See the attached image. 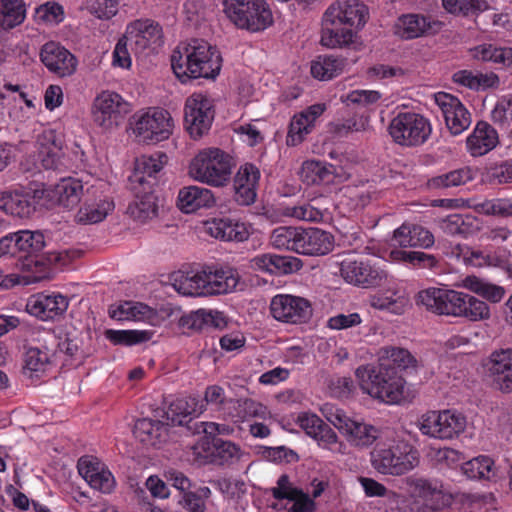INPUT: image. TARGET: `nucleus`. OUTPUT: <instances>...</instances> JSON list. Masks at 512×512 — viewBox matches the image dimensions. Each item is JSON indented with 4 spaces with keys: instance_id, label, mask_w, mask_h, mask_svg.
Returning <instances> with one entry per match:
<instances>
[{
    "instance_id": "obj_1",
    "label": "nucleus",
    "mask_w": 512,
    "mask_h": 512,
    "mask_svg": "<svg viewBox=\"0 0 512 512\" xmlns=\"http://www.w3.org/2000/svg\"><path fill=\"white\" fill-rule=\"evenodd\" d=\"M416 366L411 353L399 347L387 346L379 351V364L363 365L355 375L363 392L387 404L410 403L415 394L406 386L400 370Z\"/></svg>"
},
{
    "instance_id": "obj_2",
    "label": "nucleus",
    "mask_w": 512,
    "mask_h": 512,
    "mask_svg": "<svg viewBox=\"0 0 512 512\" xmlns=\"http://www.w3.org/2000/svg\"><path fill=\"white\" fill-rule=\"evenodd\" d=\"M368 18V7L359 0L333 2L322 17L321 45L330 49L349 48Z\"/></svg>"
},
{
    "instance_id": "obj_3",
    "label": "nucleus",
    "mask_w": 512,
    "mask_h": 512,
    "mask_svg": "<svg viewBox=\"0 0 512 512\" xmlns=\"http://www.w3.org/2000/svg\"><path fill=\"white\" fill-rule=\"evenodd\" d=\"M171 67L175 75L187 79H214L220 73L222 58L216 47L203 39L181 43L171 55Z\"/></svg>"
},
{
    "instance_id": "obj_4",
    "label": "nucleus",
    "mask_w": 512,
    "mask_h": 512,
    "mask_svg": "<svg viewBox=\"0 0 512 512\" xmlns=\"http://www.w3.org/2000/svg\"><path fill=\"white\" fill-rule=\"evenodd\" d=\"M240 275L233 268L212 269L198 272H179L173 276V287L185 296H207L227 294L236 290Z\"/></svg>"
},
{
    "instance_id": "obj_5",
    "label": "nucleus",
    "mask_w": 512,
    "mask_h": 512,
    "mask_svg": "<svg viewBox=\"0 0 512 512\" xmlns=\"http://www.w3.org/2000/svg\"><path fill=\"white\" fill-rule=\"evenodd\" d=\"M234 164L232 157L220 148H205L191 160L189 175L212 187H224L230 180Z\"/></svg>"
},
{
    "instance_id": "obj_6",
    "label": "nucleus",
    "mask_w": 512,
    "mask_h": 512,
    "mask_svg": "<svg viewBox=\"0 0 512 512\" xmlns=\"http://www.w3.org/2000/svg\"><path fill=\"white\" fill-rule=\"evenodd\" d=\"M227 17L239 28L258 32L273 23L272 12L264 0H224Z\"/></svg>"
},
{
    "instance_id": "obj_7",
    "label": "nucleus",
    "mask_w": 512,
    "mask_h": 512,
    "mask_svg": "<svg viewBox=\"0 0 512 512\" xmlns=\"http://www.w3.org/2000/svg\"><path fill=\"white\" fill-rule=\"evenodd\" d=\"M371 462L379 473L399 476L418 466L419 453L408 443L400 442L375 449L371 453Z\"/></svg>"
},
{
    "instance_id": "obj_8",
    "label": "nucleus",
    "mask_w": 512,
    "mask_h": 512,
    "mask_svg": "<svg viewBox=\"0 0 512 512\" xmlns=\"http://www.w3.org/2000/svg\"><path fill=\"white\" fill-rule=\"evenodd\" d=\"M388 131L393 141L404 147H417L430 137V121L422 114L400 112L390 122Z\"/></svg>"
},
{
    "instance_id": "obj_9",
    "label": "nucleus",
    "mask_w": 512,
    "mask_h": 512,
    "mask_svg": "<svg viewBox=\"0 0 512 512\" xmlns=\"http://www.w3.org/2000/svg\"><path fill=\"white\" fill-rule=\"evenodd\" d=\"M173 127L174 121L167 110L150 109L135 116L133 131L141 142L158 143L170 137Z\"/></svg>"
},
{
    "instance_id": "obj_10",
    "label": "nucleus",
    "mask_w": 512,
    "mask_h": 512,
    "mask_svg": "<svg viewBox=\"0 0 512 512\" xmlns=\"http://www.w3.org/2000/svg\"><path fill=\"white\" fill-rule=\"evenodd\" d=\"M214 115L213 101L207 95L194 93L186 99L184 121L192 138H201L210 130Z\"/></svg>"
},
{
    "instance_id": "obj_11",
    "label": "nucleus",
    "mask_w": 512,
    "mask_h": 512,
    "mask_svg": "<svg viewBox=\"0 0 512 512\" xmlns=\"http://www.w3.org/2000/svg\"><path fill=\"white\" fill-rule=\"evenodd\" d=\"M270 313L277 321L301 324L312 317L313 309L306 298L291 294H277L271 299Z\"/></svg>"
},
{
    "instance_id": "obj_12",
    "label": "nucleus",
    "mask_w": 512,
    "mask_h": 512,
    "mask_svg": "<svg viewBox=\"0 0 512 512\" xmlns=\"http://www.w3.org/2000/svg\"><path fill=\"white\" fill-rule=\"evenodd\" d=\"M464 292L428 288L417 295V303L438 315L461 317Z\"/></svg>"
},
{
    "instance_id": "obj_13",
    "label": "nucleus",
    "mask_w": 512,
    "mask_h": 512,
    "mask_svg": "<svg viewBox=\"0 0 512 512\" xmlns=\"http://www.w3.org/2000/svg\"><path fill=\"white\" fill-rule=\"evenodd\" d=\"M129 112L130 104L115 92L104 91L94 101V122L104 129L117 127Z\"/></svg>"
},
{
    "instance_id": "obj_14",
    "label": "nucleus",
    "mask_w": 512,
    "mask_h": 512,
    "mask_svg": "<svg viewBox=\"0 0 512 512\" xmlns=\"http://www.w3.org/2000/svg\"><path fill=\"white\" fill-rule=\"evenodd\" d=\"M130 49L135 54L155 50L163 43L162 27L151 19H138L130 23L125 32Z\"/></svg>"
},
{
    "instance_id": "obj_15",
    "label": "nucleus",
    "mask_w": 512,
    "mask_h": 512,
    "mask_svg": "<svg viewBox=\"0 0 512 512\" xmlns=\"http://www.w3.org/2000/svg\"><path fill=\"white\" fill-rule=\"evenodd\" d=\"M491 386L501 393H512V349L494 350L485 363Z\"/></svg>"
},
{
    "instance_id": "obj_16",
    "label": "nucleus",
    "mask_w": 512,
    "mask_h": 512,
    "mask_svg": "<svg viewBox=\"0 0 512 512\" xmlns=\"http://www.w3.org/2000/svg\"><path fill=\"white\" fill-rule=\"evenodd\" d=\"M435 102L441 109L447 128L452 135H459L471 124V115L461 101L446 92L435 94Z\"/></svg>"
},
{
    "instance_id": "obj_17",
    "label": "nucleus",
    "mask_w": 512,
    "mask_h": 512,
    "mask_svg": "<svg viewBox=\"0 0 512 512\" xmlns=\"http://www.w3.org/2000/svg\"><path fill=\"white\" fill-rule=\"evenodd\" d=\"M40 59L45 67L58 77H67L77 69L76 57L57 42L45 43L40 51Z\"/></svg>"
},
{
    "instance_id": "obj_18",
    "label": "nucleus",
    "mask_w": 512,
    "mask_h": 512,
    "mask_svg": "<svg viewBox=\"0 0 512 512\" xmlns=\"http://www.w3.org/2000/svg\"><path fill=\"white\" fill-rule=\"evenodd\" d=\"M341 275L348 283L364 288L378 286L386 279V273L363 261H343Z\"/></svg>"
},
{
    "instance_id": "obj_19",
    "label": "nucleus",
    "mask_w": 512,
    "mask_h": 512,
    "mask_svg": "<svg viewBox=\"0 0 512 512\" xmlns=\"http://www.w3.org/2000/svg\"><path fill=\"white\" fill-rule=\"evenodd\" d=\"M297 423L305 433L315 439L319 446L331 451H340L342 443L338 442L335 431L315 414L302 413Z\"/></svg>"
},
{
    "instance_id": "obj_20",
    "label": "nucleus",
    "mask_w": 512,
    "mask_h": 512,
    "mask_svg": "<svg viewBox=\"0 0 512 512\" xmlns=\"http://www.w3.org/2000/svg\"><path fill=\"white\" fill-rule=\"evenodd\" d=\"M296 250L298 254L319 256L328 254L333 249V236L319 228H300Z\"/></svg>"
},
{
    "instance_id": "obj_21",
    "label": "nucleus",
    "mask_w": 512,
    "mask_h": 512,
    "mask_svg": "<svg viewBox=\"0 0 512 512\" xmlns=\"http://www.w3.org/2000/svg\"><path fill=\"white\" fill-rule=\"evenodd\" d=\"M79 474L95 490L110 493L115 487L112 473L97 458L84 456L78 461Z\"/></svg>"
},
{
    "instance_id": "obj_22",
    "label": "nucleus",
    "mask_w": 512,
    "mask_h": 512,
    "mask_svg": "<svg viewBox=\"0 0 512 512\" xmlns=\"http://www.w3.org/2000/svg\"><path fill=\"white\" fill-rule=\"evenodd\" d=\"M68 308L66 297L57 295L38 294L31 296L26 304V311L43 321L53 320L61 316Z\"/></svg>"
},
{
    "instance_id": "obj_23",
    "label": "nucleus",
    "mask_w": 512,
    "mask_h": 512,
    "mask_svg": "<svg viewBox=\"0 0 512 512\" xmlns=\"http://www.w3.org/2000/svg\"><path fill=\"white\" fill-rule=\"evenodd\" d=\"M324 111V104H314L295 115L289 125L286 144L288 146L300 144L305 139V136L312 131L316 119L321 116Z\"/></svg>"
},
{
    "instance_id": "obj_24",
    "label": "nucleus",
    "mask_w": 512,
    "mask_h": 512,
    "mask_svg": "<svg viewBox=\"0 0 512 512\" xmlns=\"http://www.w3.org/2000/svg\"><path fill=\"white\" fill-rule=\"evenodd\" d=\"M206 225L207 232L222 241L244 242L250 236L249 227L245 223L229 217L214 218Z\"/></svg>"
},
{
    "instance_id": "obj_25",
    "label": "nucleus",
    "mask_w": 512,
    "mask_h": 512,
    "mask_svg": "<svg viewBox=\"0 0 512 512\" xmlns=\"http://www.w3.org/2000/svg\"><path fill=\"white\" fill-rule=\"evenodd\" d=\"M393 244L399 247L430 248L434 245V236L426 228L417 224L403 223L393 233Z\"/></svg>"
},
{
    "instance_id": "obj_26",
    "label": "nucleus",
    "mask_w": 512,
    "mask_h": 512,
    "mask_svg": "<svg viewBox=\"0 0 512 512\" xmlns=\"http://www.w3.org/2000/svg\"><path fill=\"white\" fill-rule=\"evenodd\" d=\"M226 325L222 312L199 309L183 315L179 320V326L187 332H201L209 328H222Z\"/></svg>"
},
{
    "instance_id": "obj_27",
    "label": "nucleus",
    "mask_w": 512,
    "mask_h": 512,
    "mask_svg": "<svg viewBox=\"0 0 512 512\" xmlns=\"http://www.w3.org/2000/svg\"><path fill=\"white\" fill-rule=\"evenodd\" d=\"M436 24L422 14H405L397 19L394 33L402 39H414L429 34Z\"/></svg>"
},
{
    "instance_id": "obj_28",
    "label": "nucleus",
    "mask_w": 512,
    "mask_h": 512,
    "mask_svg": "<svg viewBox=\"0 0 512 512\" xmlns=\"http://www.w3.org/2000/svg\"><path fill=\"white\" fill-rule=\"evenodd\" d=\"M166 162L167 155L163 152L141 156L136 160L132 180L140 185L147 184L151 188L156 183V175L162 170Z\"/></svg>"
},
{
    "instance_id": "obj_29",
    "label": "nucleus",
    "mask_w": 512,
    "mask_h": 512,
    "mask_svg": "<svg viewBox=\"0 0 512 512\" xmlns=\"http://www.w3.org/2000/svg\"><path fill=\"white\" fill-rule=\"evenodd\" d=\"M215 198L211 190L188 186L180 189L178 193L177 206L184 213H193L201 208L213 206Z\"/></svg>"
},
{
    "instance_id": "obj_30",
    "label": "nucleus",
    "mask_w": 512,
    "mask_h": 512,
    "mask_svg": "<svg viewBox=\"0 0 512 512\" xmlns=\"http://www.w3.org/2000/svg\"><path fill=\"white\" fill-rule=\"evenodd\" d=\"M466 143L471 155L482 156L496 147L498 133L490 124L480 121L467 138Z\"/></svg>"
},
{
    "instance_id": "obj_31",
    "label": "nucleus",
    "mask_w": 512,
    "mask_h": 512,
    "mask_svg": "<svg viewBox=\"0 0 512 512\" xmlns=\"http://www.w3.org/2000/svg\"><path fill=\"white\" fill-rule=\"evenodd\" d=\"M253 267L275 275L291 274L301 268L298 258L276 254H262L252 259Z\"/></svg>"
},
{
    "instance_id": "obj_32",
    "label": "nucleus",
    "mask_w": 512,
    "mask_h": 512,
    "mask_svg": "<svg viewBox=\"0 0 512 512\" xmlns=\"http://www.w3.org/2000/svg\"><path fill=\"white\" fill-rule=\"evenodd\" d=\"M205 411V404L196 397L188 396L173 401L165 412L166 420L173 425H183L189 416H198Z\"/></svg>"
},
{
    "instance_id": "obj_33",
    "label": "nucleus",
    "mask_w": 512,
    "mask_h": 512,
    "mask_svg": "<svg viewBox=\"0 0 512 512\" xmlns=\"http://www.w3.org/2000/svg\"><path fill=\"white\" fill-rule=\"evenodd\" d=\"M168 422L150 418L138 419L134 425L133 433L145 445L157 446L166 440Z\"/></svg>"
},
{
    "instance_id": "obj_34",
    "label": "nucleus",
    "mask_w": 512,
    "mask_h": 512,
    "mask_svg": "<svg viewBox=\"0 0 512 512\" xmlns=\"http://www.w3.org/2000/svg\"><path fill=\"white\" fill-rule=\"evenodd\" d=\"M127 214L135 221L146 223L158 217L159 200L154 192L137 194L135 199L128 205Z\"/></svg>"
},
{
    "instance_id": "obj_35",
    "label": "nucleus",
    "mask_w": 512,
    "mask_h": 512,
    "mask_svg": "<svg viewBox=\"0 0 512 512\" xmlns=\"http://www.w3.org/2000/svg\"><path fill=\"white\" fill-rule=\"evenodd\" d=\"M114 208L113 201L107 198L86 199L75 215L81 224H94L101 222Z\"/></svg>"
},
{
    "instance_id": "obj_36",
    "label": "nucleus",
    "mask_w": 512,
    "mask_h": 512,
    "mask_svg": "<svg viewBox=\"0 0 512 512\" xmlns=\"http://www.w3.org/2000/svg\"><path fill=\"white\" fill-rule=\"evenodd\" d=\"M27 16L25 0H0V27L10 31L24 23Z\"/></svg>"
},
{
    "instance_id": "obj_37",
    "label": "nucleus",
    "mask_w": 512,
    "mask_h": 512,
    "mask_svg": "<svg viewBox=\"0 0 512 512\" xmlns=\"http://www.w3.org/2000/svg\"><path fill=\"white\" fill-rule=\"evenodd\" d=\"M301 178L308 185L330 184L335 178V167L330 163L308 160L302 164Z\"/></svg>"
},
{
    "instance_id": "obj_38",
    "label": "nucleus",
    "mask_w": 512,
    "mask_h": 512,
    "mask_svg": "<svg viewBox=\"0 0 512 512\" xmlns=\"http://www.w3.org/2000/svg\"><path fill=\"white\" fill-rule=\"evenodd\" d=\"M346 66V59L334 55H319L311 63V74L319 80H329L341 74Z\"/></svg>"
},
{
    "instance_id": "obj_39",
    "label": "nucleus",
    "mask_w": 512,
    "mask_h": 512,
    "mask_svg": "<svg viewBox=\"0 0 512 512\" xmlns=\"http://www.w3.org/2000/svg\"><path fill=\"white\" fill-rule=\"evenodd\" d=\"M38 191L15 190L10 193L8 213L19 218L30 217L36 209Z\"/></svg>"
},
{
    "instance_id": "obj_40",
    "label": "nucleus",
    "mask_w": 512,
    "mask_h": 512,
    "mask_svg": "<svg viewBox=\"0 0 512 512\" xmlns=\"http://www.w3.org/2000/svg\"><path fill=\"white\" fill-rule=\"evenodd\" d=\"M344 435L351 445L363 448L371 446L377 440L379 431L371 424L353 420Z\"/></svg>"
},
{
    "instance_id": "obj_41",
    "label": "nucleus",
    "mask_w": 512,
    "mask_h": 512,
    "mask_svg": "<svg viewBox=\"0 0 512 512\" xmlns=\"http://www.w3.org/2000/svg\"><path fill=\"white\" fill-rule=\"evenodd\" d=\"M462 287L494 303L500 302L505 295V289L502 286L489 283L474 275L465 277L462 280Z\"/></svg>"
},
{
    "instance_id": "obj_42",
    "label": "nucleus",
    "mask_w": 512,
    "mask_h": 512,
    "mask_svg": "<svg viewBox=\"0 0 512 512\" xmlns=\"http://www.w3.org/2000/svg\"><path fill=\"white\" fill-rule=\"evenodd\" d=\"M474 220L470 215L451 214L441 221L440 227L446 235L466 238L475 232Z\"/></svg>"
},
{
    "instance_id": "obj_43",
    "label": "nucleus",
    "mask_w": 512,
    "mask_h": 512,
    "mask_svg": "<svg viewBox=\"0 0 512 512\" xmlns=\"http://www.w3.org/2000/svg\"><path fill=\"white\" fill-rule=\"evenodd\" d=\"M82 191L81 181L74 178L61 179L55 189L59 204L68 209H72L79 203Z\"/></svg>"
},
{
    "instance_id": "obj_44",
    "label": "nucleus",
    "mask_w": 512,
    "mask_h": 512,
    "mask_svg": "<svg viewBox=\"0 0 512 512\" xmlns=\"http://www.w3.org/2000/svg\"><path fill=\"white\" fill-rule=\"evenodd\" d=\"M472 179V170L468 167H464L431 178L428 181V187L431 189H446L464 185Z\"/></svg>"
},
{
    "instance_id": "obj_45",
    "label": "nucleus",
    "mask_w": 512,
    "mask_h": 512,
    "mask_svg": "<svg viewBox=\"0 0 512 512\" xmlns=\"http://www.w3.org/2000/svg\"><path fill=\"white\" fill-rule=\"evenodd\" d=\"M229 405L236 410V414L232 415L233 418H236L235 421H244L253 417L265 419L269 414L266 406L250 398L230 399Z\"/></svg>"
},
{
    "instance_id": "obj_46",
    "label": "nucleus",
    "mask_w": 512,
    "mask_h": 512,
    "mask_svg": "<svg viewBox=\"0 0 512 512\" xmlns=\"http://www.w3.org/2000/svg\"><path fill=\"white\" fill-rule=\"evenodd\" d=\"M475 52V56L483 61H491L505 68H512V47L484 44L478 46Z\"/></svg>"
},
{
    "instance_id": "obj_47",
    "label": "nucleus",
    "mask_w": 512,
    "mask_h": 512,
    "mask_svg": "<svg viewBox=\"0 0 512 512\" xmlns=\"http://www.w3.org/2000/svg\"><path fill=\"white\" fill-rule=\"evenodd\" d=\"M494 461L488 456H478L465 462L461 469L469 479H491L495 473L493 471Z\"/></svg>"
},
{
    "instance_id": "obj_48",
    "label": "nucleus",
    "mask_w": 512,
    "mask_h": 512,
    "mask_svg": "<svg viewBox=\"0 0 512 512\" xmlns=\"http://www.w3.org/2000/svg\"><path fill=\"white\" fill-rule=\"evenodd\" d=\"M105 337L114 345L132 346L149 341L152 332L147 330H113L105 331Z\"/></svg>"
},
{
    "instance_id": "obj_49",
    "label": "nucleus",
    "mask_w": 512,
    "mask_h": 512,
    "mask_svg": "<svg viewBox=\"0 0 512 512\" xmlns=\"http://www.w3.org/2000/svg\"><path fill=\"white\" fill-rule=\"evenodd\" d=\"M390 257L395 261L409 263L414 267L432 269L438 264V260L432 254L421 251L392 250Z\"/></svg>"
},
{
    "instance_id": "obj_50",
    "label": "nucleus",
    "mask_w": 512,
    "mask_h": 512,
    "mask_svg": "<svg viewBox=\"0 0 512 512\" xmlns=\"http://www.w3.org/2000/svg\"><path fill=\"white\" fill-rule=\"evenodd\" d=\"M490 316V307L486 302L476 298L475 296L464 293L462 318L476 322L487 320Z\"/></svg>"
},
{
    "instance_id": "obj_51",
    "label": "nucleus",
    "mask_w": 512,
    "mask_h": 512,
    "mask_svg": "<svg viewBox=\"0 0 512 512\" xmlns=\"http://www.w3.org/2000/svg\"><path fill=\"white\" fill-rule=\"evenodd\" d=\"M299 227L280 226L275 228L270 236L274 248L295 252Z\"/></svg>"
},
{
    "instance_id": "obj_52",
    "label": "nucleus",
    "mask_w": 512,
    "mask_h": 512,
    "mask_svg": "<svg viewBox=\"0 0 512 512\" xmlns=\"http://www.w3.org/2000/svg\"><path fill=\"white\" fill-rule=\"evenodd\" d=\"M443 426L440 428L442 440L453 439L459 436L466 427V418L454 410H443Z\"/></svg>"
},
{
    "instance_id": "obj_53",
    "label": "nucleus",
    "mask_w": 512,
    "mask_h": 512,
    "mask_svg": "<svg viewBox=\"0 0 512 512\" xmlns=\"http://www.w3.org/2000/svg\"><path fill=\"white\" fill-rule=\"evenodd\" d=\"M45 237L41 231L21 230L16 240L18 251L36 254L45 247Z\"/></svg>"
},
{
    "instance_id": "obj_54",
    "label": "nucleus",
    "mask_w": 512,
    "mask_h": 512,
    "mask_svg": "<svg viewBox=\"0 0 512 512\" xmlns=\"http://www.w3.org/2000/svg\"><path fill=\"white\" fill-rule=\"evenodd\" d=\"M443 411H428L419 420V429L422 434L442 440Z\"/></svg>"
},
{
    "instance_id": "obj_55",
    "label": "nucleus",
    "mask_w": 512,
    "mask_h": 512,
    "mask_svg": "<svg viewBox=\"0 0 512 512\" xmlns=\"http://www.w3.org/2000/svg\"><path fill=\"white\" fill-rule=\"evenodd\" d=\"M444 8L452 14L467 16L486 8L485 0H442Z\"/></svg>"
},
{
    "instance_id": "obj_56",
    "label": "nucleus",
    "mask_w": 512,
    "mask_h": 512,
    "mask_svg": "<svg viewBox=\"0 0 512 512\" xmlns=\"http://www.w3.org/2000/svg\"><path fill=\"white\" fill-rule=\"evenodd\" d=\"M25 368L30 371H42L45 366L49 363V351L45 347V350H41L38 347H27L25 351Z\"/></svg>"
},
{
    "instance_id": "obj_57",
    "label": "nucleus",
    "mask_w": 512,
    "mask_h": 512,
    "mask_svg": "<svg viewBox=\"0 0 512 512\" xmlns=\"http://www.w3.org/2000/svg\"><path fill=\"white\" fill-rule=\"evenodd\" d=\"M285 215L308 222H318L323 218L322 211L314 207L310 203H304L298 206L287 207L285 209Z\"/></svg>"
},
{
    "instance_id": "obj_58",
    "label": "nucleus",
    "mask_w": 512,
    "mask_h": 512,
    "mask_svg": "<svg viewBox=\"0 0 512 512\" xmlns=\"http://www.w3.org/2000/svg\"><path fill=\"white\" fill-rule=\"evenodd\" d=\"M380 98V93L378 91L372 90H354L348 93L346 96H342L343 102H345L348 106L354 104L362 107L373 105L378 102Z\"/></svg>"
},
{
    "instance_id": "obj_59",
    "label": "nucleus",
    "mask_w": 512,
    "mask_h": 512,
    "mask_svg": "<svg viewBox=\"0 0 512 512\" xmlns=\"http://www.w3.org/2000/svg\"><path fill=\"white\" fill-rule=\"evenodd\" d=\"M39 20L47 23H60L64 18L63 7L55 2H46L36 9Z\"/></svg>"
},
{
    "instance_id": "obj_60",
    "label": "nucleus",
    "mask_w": 512,
    "mask_h": 512,
    "mask_svg": "<svg viewBox=\"0 0 512 512\" xmlns=\"http://www.w3.org/2000/svg\"><path fill=\"white\" fill-rule=\"evenodd\" d=\"M487 177L492 184L512 182V162L503 161L491 166L487 171Z\"/></svg>"
},
{
    "instance_id": "obj_61",
    "label": "nucleus",
    "mask_w": 512,
    "mask_h": 512,
    "mask_svg": "<svg viewBox=\"0 0 512 512\" xmlns=\"http://www.w3.org/2000/svg\"><path fill=\"white\" fill-rule=\"evenodd\" d=\"M300 491L301 489L293 486L287 474L281 475L277 481V486L271 489L273 497L277 500H291L299 495Z\"/></svg>"
},
{
    "instance_id": "obj_62",
    "label": "nucleus",
    "mask_w": 512,
    "mask_h": 512,
    "mask_svg": "<svg viewBox=\"0 0 512 512\" xmlns=\"http://www.w3.org/2000/svg\"><path fill=\"white\" fill-rule=\"evenodd\" d=\"M260 178L259 169L253 164L241 166L234 178V185L243 184L246 187H257Z\"/></svg>"
},
{
    "instance_id": "obj_63",
    "label": "nucleus",
    "mask_w": 512,
    "mask_h": 512,
    "mask_svg": "<svg viewBox=\"0 0 512 512\" xmlns=\"http://www.w3.org/2000/svg\"><path fill=\"white\" fill-rule=\"evenodd\" d=\"M324 413L327 420L343 434H345L349 424L353 421L342 409L335 406L326 405Z\"/></svg>"
},
{
    "instance_id": "obj_64",
    "label": "nucleus",
    "mask_w": 512,
    "mask_h": 512,
    "mask_svg": "<svg viewBox=\"0 0 512 512\" xmlns=\"http://www.w3.org/2000/svg\"><path fill=\"white\" fill-rule=\"evenodd\" d=\"M464 261L474 267L496 266L499 262L497 256L479 250L467 251L464 254Z\"/></svg>"
}]
</instances>
